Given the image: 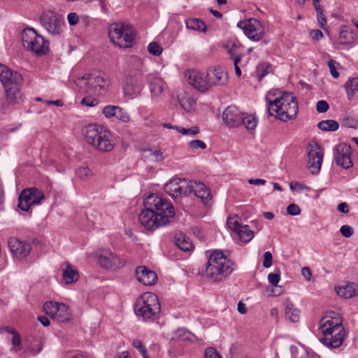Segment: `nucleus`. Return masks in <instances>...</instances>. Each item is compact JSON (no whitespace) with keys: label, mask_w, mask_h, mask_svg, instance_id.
<instances>
[{"label":"nucleus","mask_w":358,"mask_h":358,"mask_svg":"<svg viewBox=\"0 0 358 358\" xmlns=\"http://www.w3.org/2000/svg\"><path fill=\"white\" fill-rule=\"evenodd\" d=\"M164 191L172 198L176 199L181 195L193 194L203 203L212 199L210 190L201 182L187 180L184 178H173L164 185Z\"/></svg>","instance_id":"1"},{"label":"nucleus","mask_w":358,"mask_h":358,"mask_svg":"<svg viewBox=\"0 0 358 358\" xmlns=\"http://www.w3.org/2000/svg\"><path fill=\"white\" fill-rule=\"evenodd\" d=\"M319 329L323 334L320 341L329 348H338L342 345L345 336L341 317L331 313L323 317L320 322Z\"/></svg>","instance_id":"2"},{"label":"nucleus","mask_w":358,"mask_h":358,"mask_svg":"<svg viewBox=\"0 0 358 358\" xmlns=\"http://www.w3.org/2000/svg\"><path fill=\"white\" fill-rule=\"evenodd\" d=\"M269 116H274L283 122L294 120L298 113V103L291 93L282 92L273 101L268 103Z\"/></svg>","instance_id":"3"},{"label":"nucleus","mask_w":358,"mask_h":358,"mask_svg":"<svg viewBox=\"0 0 358 358\" xmlns=\"http://www.w3.org/2000/svg\"><path fill=\"white\" fill-rule=\"evenodd\" d=\"M143 75V63L140 59H135L122 78V88L125 96L134 99L141 96L144 87Z\"/></svg>","instance_id":"4"},{"label":"nucleus","mask_w":358,"mask_h":358,"mask_svg":"<svg viewBox=\"0 0 358 358\" xmlns=\"http://www.w3.org/2000/svg\"><path fill=\"white\" fill-rule=\"evenodd\" d=\"M83 134L87 143L96 150L108 152L114 148V142L110 132L103 126L89 124L83 129Z\"/></svg>","instance_id":"5"},{"label":"nucleus","mask_w":358,"mask_h":358,"mask_svg":"<svg viewBox=\"0 0 358 358\" xmlns=\"http://www.w3.org/2000/svg\"><path fill=\"white\" fill-rule=\"evenodd\" d=\"M234 265L222 251L215 250L209 257L206 268V276L214 280H222L232 273Z\"/></svg>","instance_id":"6"},{"label":"nucleus","mask_w":358,"mask_h":358,"mask_svg":"<svg viewBox=\"0 0 358 358\" xmlns=\"http://www.w3.org/2000/svg\"><path fill=\"white\" fill-rule=\"evenodd\" d=\"M144 206L152 208L155 214L159 220L160 224L164 226L171 222L175 215V210L172 203L161 196L151 194L144 200Z\"/></svg>","instance_id":"7"},{"label":"nucleus","mask_w":358,"mask_h":358,"mask_svg":"<svg viewBox=\"0 0 358 358\" xmlns=\"http://www.w3.org/2000/svg\"><path fill=\"white\" fill-rule=\"evenodd\" d=\"M135 35L134 28L124 22L113 23L108 29V36L111 42L120 48L131 47Z\"/></svg>","instance_id":"8"},{"label":"nucleus","mask_w":358,"mask_h":358,"mask_svg":"<svg viewBox=\"0 0 358 358\" xmlns=\"http://www.w3.org/2000/svg\"><path fill=\"white\" fill-rule=\"evenodd\" d=\"M134 312L144 320L154 319L160 312L157 296L152 292L143 293L136 301Z\"/></svg>","instance_id":"9"},{"label":"nucleus","mask_w":358,"mask_h":358,"mask_svg":"<svg viewBox=\"0 0 358 358\" xmlns=\"http://www.w3.org/2000/svg\"><path fill=\"white\" fill-rule=\"evenodd\" d=\"M23 47L37 55H43L48 52L49 42L38 34L34 28H26L22 34Z\"/></svg>","instance_id":"10"},{"label":"nucleus","mask_w":358,"mask_h":358,"mask_svg":"<svg viewBox=\"0 0 358 358\" xmlns=\"http://www.w3.org/2000/svg\"><path fill=\"white\" fill-rule=\"evenodd\" d=\"M41 24L53 36H59L64 27L62 15L52 10L44 11L40 17Z\"/></svg>","instance_id":"11"},{"label":"nucleus","mask_w":358,"mask_h":358,"mask_svg":"<svg viewBox=\"0 0 358 358\" xmlns=\"http://www.w3.org/2000/svg\"><path fill=\"white\" fill-rule=\"evenodd\" d=\"M44 199V194L36 187L24 189L18 197V208L23 211H28L34 205H38Z\"/></svg>","instance_id":"12"},{"label":"nucleus","mask_w":358,"mask_h":358,"mask_svg":"<svg viewBox=\"0 0 358 358\" xmlns=\"http://www.w3.org/2000/svg\"><path fill=\"white\" fill-rule=\"evenodd\" d=\"M238 27L243 30L248 38L255 41L262 39L265 35L264 27L257 19L240 21L238 22Z\"/></svg>","instance_id":"13"},{"label":"nucleus","mask_w":358,"mask_h":358,"mask_svg":"<svg viewBox=\"0 0 358 358\" xmlns=\"http://www.w3.org/2000/svg\"><path fill=\"white\" fill-rule=\"evenodd\" d=\"M227 224L229 229L234 232L243 243H248L254 237V231L250 229L248 225L241 224L237 215L229 217L227 220Z\"/></svg>","instance_id":"14"},{"label":"nucleus","mask_w":358,"mask_h":358,"mask_svg":"<svg viewBox=\"0 0 358 358\" xmlns=\"http://www.w3.org/2000/svg\"><path fill=\"white\" fill-rule=\"evenodd\" d=\"M189 85L201 92H206L211 87L207 72H200L196 70H188L185 72Z\"/></svg>","instance_id":"15"},{"label":"nucleus","mask_w":358,"mask_h":358,"mask_svg":"<svg viewBox=\"0 0 358 358\" xmlns=\"http://www.w3.org/2000/svg\"><path fill=\"white\" fill-rule=\"evenodd\" d=\"M78 81L84 82L85 85L87 84L94 88L99 94L106 93L110 85V79L101 74H90L87 77L83 76L79 78Z\"/></svg>","instance_id":"16"},{"label":"nucleus","mask_w":358,"mask_h":358,"mask_svg":"<svg viewBox=\"0 0 358 358\" xmlns=\"http://www.w3.org/2000/svg\"><path fill=\"white\" fill-rule=\"evenodd\" d=\"M334 161L337 166L348 169L353 166L351 159V147L345 143H339L334 149Z\"/></svg>","instance_id":"17"},{"label":"nucleus","mask_w":358,"mask_h":358,"mask_svg":"<svg viewBox=\"0 0 358 358\" xmlns=\"http://www.w3.org/2000/svg\"><path fill=\"white\" fill-rule=\"evenodd\" d=\"M0 81L5 89L9 87L20 86L22 82V77L17 71L0 64Z\"/></svg>","instance_id":"18"},{"label":"nucleus","mask_w":358,"mask_h":358,"mask_svg":"<svg viewBox=\"0 0 358 358\" xmlns=\"http://www.w3.org/2000/svg\"><path fill=\"white\" fill-rule=\"evenodd\" d=\"M141 224L148 230L153 231L158 227L164 226L160 224L159 220L155 214L152 208L145 207L138 215Z\"/></svg>","instance_id":"19"},{"label":"nucleus","mask_w":358,"mask_h":358,"mask_svg":"<svg viewBox=\"0 0 358 358\" xmlns=\"http://www.w3.org/2000/svg\"><path fill=\"white\" fill-rule=\"evenodd\" d=\"M99 263L101 267L116 270L125 265V261L111 252H106L99 256Z\"/></svg>","instance_id":"20"},{"label":"nucleus","mask_w":358,"mask_h":358,"mask_svg":"<svg viewBox=\"0 0 358 358\" xmlns=\"http://www.w3.org/2000/svg\"><path fill=\"white\" fill-rule=\"evenodd\" d=\"M222 120L229 127H236L242 124L243 113L235 106H229L222 113Z\"/></svg>","instance_id":"21"},{"label":"nucleus","mask_w":358,"mask_h":358,"mask_svg":"<svg viewBox=\"0 0 358 358\" xmlns=\"http://www.w3.org/2000/svg\"><path fill=\"white\" fill-rule=\"evenodd\" d=\"M308 167L313 174L319 173L321 169L323 153L317 144L313 146L308 154Z\"/></svg>","instance_id":"22"},{"label":"nucleus","mask_w":358,"mask_h":358,"mask_svg":"<svg viewBox=\"0 0 358 358\" xmlns=\"http://www.w3.org/2000/svg\"><path fill=\"white\" fill-rule=\"evenodd\" d=\"M147 81L152 98L155 99L160 98L166 88V84L163 79L155 74H148Z\"/></svg>","instance_id":"23"},{"label":"nucleus","mask_w":358,"mask_h":358,"mask_svg":"<svg viewBox=\"0 0 358 358\" xmlns=\"http://www.w3.org/2000/svg\"><path fill=\"white\" fill-rule=\"evenodd\" d=\"M137 280L145 285H153L157 281V274L145 266H139L136 268Z\"/></svg>","instance_id":"24"},{"label":"nucleus","mask_w":358,"mask_h":358,"mask_svg":"<svg viewBox=\"0 0 358 358\" xmlns=\"http://www.w3.org/2000/svg\"><path fill=\"white\" fill-rule=\"evenodd\" d=\"M8 246L12 254L17 257L23 258L26 257L31 250V246L29 243L23 242L16 238L9 239Z\"/></svg>","instance_id":"25"},{"label":"nucleus","mask_w":358,"mask_h":358,"mask_svg":"<svg viewBox=\"0 0 358 358\" xmlns=\"http://www.w3.org/2000/svg\"><path fill=\"white\" fill-rule=\"evenodd\" d=\"M210 87L213 85H223L228 81L227 72L221 66H217L207 72Z\"/></svg>","instance_id":"26"},{"label":"nucleus","mask_w":358,"mask_h":358,"mask_svg":"<svg viewBox=\"0 0 358 358\" xmlns=\"http://www.w3.org/2000/svg\"><path fill=\"white\" fill-rule=\"evenodd\" d=\"M5 100L8 104L15 105L20 103L22 94L20 90V86H15L5 88Z\"/></svg>","instance_id":"27"},{"label":"nucleus","mask_w":358,"mask_h":358,"mask_svg":"<svg viewBox=\"0 0 358 358\" xmlns=\"http://www.w3.org/2000/svg\"><path fill=\"white\" fill-rule=\"evenodd\" d=\"M335 290L338 295L345 299L352 298L358 295V285L353 282L336 287Z\"/></svg>","instance_id":"28"},{"label":"nucleus","mask_w":358,"mask_h":358,"mask_svg":"<svg viewBox=\"0 0 358 358\" xmlns=\"http://www.w3.org/2000/svg\"><path fill=\"white\" fill-rule=\"evenodd\" d=\"M65 267L63 270V280L66 284H72L79 279V274L76 269L68 262L64 263Z\"/></svg>","instance_id":"29"},{"label":"nucleus","mask_w":358,"mask_h":358,"mask_svg":"<svg viewBox=\"0 0 358 358\" xmlns=\"http://www.w3.org/2000/svg\"><path fill=\"white\" fill-rule=\"evenodd\" d=\"M175 243L178 248L184 252H190L194 248L193 244L189 237L181 232L176 234Z\"/></svg>","instance_id":"30"},{"label":"nucleus","mask_w":358,"mask_h":358,"mask_svg":"<svg viewBox=\"0 0 358 358\" xmlns=\"http://www.w3.org/2000/svg\"><path fill=\"white\" fill-rule=\"evenodd\" d=\"M52 318L57 320L59 322L69 321L71 318V313L69 307L64 303H59L55 313V315Z\"/></svg>","instance_id":"31"},{"label":"nucleus","mask_w":358,"mask_h":358,"mask_svg":"<svg viewBox=\"0 0 358 358\" xmlns=\"http://www.w3.org/2000/svg\"><path fill=\"white\" fill-rule=\"evenodd\" d=\"M222 47L231 57H234L241 48V44L236 38H230L224 42Z\"/></svg>","instance_id":"32"},{"label":"nucleus","mask_w":358,"mask_h":358,"mask_svg":"<svg viewBox=\"0 0 358 358\" xmlns=\"http://www.w3.org/2000/svg\"><path fill=\"white\" fill-rule=\"evenodd\" d=\"M186 27L189 29L206 32L207 27L204 22L198 18H189L185 22Z\"/></svg>","instance_id":"33"},{"label":"nucleus","mask_w":358,"mask_h":358,"mask_svg":"<svg viewBox=\"0 0 358 358\" xmlns=\"http://www.w3.org/2000/svg\"><path fill=\"white\" fill-rule=\"evenodd\" d=\"M286 317L292 322H296L299 320V310L291 303H288L285 308Z\"/></svg>","instance_id":"34"},{"label":"nucleus","mask_w":358,"mask_h":358,"mask_svg":"<svg viewBox=\"0 0 358 358\" xmlns=\"http://www.w3.org/2000/svg\"><path fill=\"white\" fill-rule=\"evenodd\" d=\"M345 87L347 91L348 99L351 100L354 97L356 92L358 91V78L350 79L345 84Z\"/></svg>","instance_id":"35"},{"label":"nucleus","mask_w":358,"mask_h":358,"mask_svg":"<svg viewBox=\"0 0 358 358\" xmlns=\"http://www.w3.org/2000/svg\"><path fill=\"white\" fill-rule=\"evenodd\" d=\"M320 129L325 131H334L339 127V124L336 120H322L317 124Z\"/></svg>","instance_id":"36"},{"label":"nucleus","mask_w":358,"mask_h":358,"mask_svg":"<svg viewBox=\"0 0 358 358\" xmlns=\"http://www.w3.org/2000/svg\"><path fill=\"white\" fill-rule=\"evenodd\" d=\"M178 101L181 107L187 112H190L193 109L196 102L195 99L191 96L185 97L178 96Z\"/></svg>","instance_id":"37"},{"label":"nucleus","mask_w":358,"mask_h":358,"mask_svg":"<svg viewBox=\"0 0 358 358\" xmlns=\"http://www.w3.org/2000/svg\"><path fill=\"white\" fill-rule=\"evenodd\" d=\"M353 34V32H349L346 29H343L341 30L339 33V45H344V44H349L350 43L354 38L352 36Z\"/></svg>","instance_id":"38"},{"label":"nucleus","mask_w":358,"mask_h":358,"mask_svg":"<svg viewBox=\"0 0 358 358\" xmlns=\"http://www.w3.org/2000/svg\"><path fill=\"white\" fill-rule=\"evenodd\" d=\"M242 124L248 130H254L257 124V119L252 115L243 114Z\"/></svg>","instance_id":"39"},{"label":"nucleus","mask_w":358,"mask_h":358,"mask_svg":"<svg viewBox=\"0 0 358 358\" xmlns=\"http://www.w3.org/2000/svg\"><path fill=\"white\" fill-rule=\"evenodd\" d=\"M271 71V65L268 63H261L256 69L257 76L261 80Z\"/></svg>","instance_id":"40"},{"label":"nucleus","mask_w":358,"mask_h":358,"mask_svg":"<svg viewBox=\"0 0 358 358\" xmlns=\"http://www.w3.org/2000/svg\"><path fill=\"white\" fill-rule=\"evenodd\" d=\"M314 8L315 9L316 14H317V22H318L320 27L322 29L326 30L327 21V18L325 17L324 10L322 9V7L321 6V5H320V6H317L316 7H314Z\"/></svg>","instance_id":"41"},{"label":"nucleus","mask_w":358,"mask_h":358,"mask_svg":"<svg viewBox=\"0 0 358 358\" xmlns=\"http://www.w3.org/2000/svg\"><path fill=\"white\" fill-rule=\"evenodd\" d=\"M145 152H148V156L151 157L152 161L156 162H162L165 158L164 153L159 149H149L145 150Z\"/></svg>","instance_id":"42"},{"label":"nucleus","mask_w":358,"mask_h":358,"mask_svg":"<svg viewBox=\"0 0 358 358\" xmlns=\"http://www.w3.org/2000/svg\"><path fill=\"white\" fill-rule=\"evenodd\" d=\"M59 303L54 301H47L43 305V310L46 314L53 317Z\"/></svg>","instance_id":"43"},{"label":"nucleus","mask_w":358,"mask_h":358,"mask_svg":"<svg viewBox=\"0 0 358 358\" xmlns=\"http://www.w3.org/2000/svg\"><path fill=\"white\" fill-rule=\"evenodd\" d=\"M117 111L115 113V118L121 120L123 122H128L130 120V116L129 113L125 111L122 108L117 106Z\"/></svg>","instance_id":"44"},{"label":"nucleus","mask_w":358,"mask_h":358,"mask_svg":"<svg viewBox=\"0 0 358 358\" xmlns=\"http://www.w3.org/2000/svg\"><path fill=\"white\" fill-rule=\"evenodd\" d=\"M162 48L157 42H151L148 45V51L154 56H159L162 52Z\"/></svg>","instance_id":"45"},{"label":"nucleus","mask_w":358,"mask_h":358,"mask_svg":"<svg viewBox=\"0 0 358 358\" xmlns=\"http://www.w3.org/2000/svg\"><path fill=\"white\" fill-rule=\"evenodd\" d=\"M76 174L82 180L90 178L92 173L87 166L80 167L76 170Z\"/></svg>","instance_id":"46"},{"label":"nucleus","mask_w":358,"mask_h":358,"mask_svg":"<svg viewBox=\"0 0 358 358\" xmlns=\"http://www.w3.org/2000/svg\"><path fill=\"white\" fill-rule=\"evenodd\" d=\"M117 106H111L108 105L105 106L103 108V114L105 115L107 118H111L113 117H115V113L117 111Z\"/></svg>","instance_id":"47"},{"label":"nucleus","mask_w":358,"mask_h":358,"mask_svg":"<svg viewBox=\"0 0 358 358\" xmlns=\"http://www.w3.org/2000/svg\"><path fill=\"white\" fill-rule=\"evenodd\" d=\"M177 131L183 135H196L199 133V129L198 127H192L189 129L184 127H177Z\"/></svg>","instance_id":"48"},{"label":"nucleus","mask_w":358,"mask_h":358,"mask_svg":"<svg viewBox=\"0 0 358 358\" xmlns=\"http://www.w3.org/2000/svg\"><path fill=\"white\" fill-rule=\"evenodd\" d=\"M189 147L192 150H196L198 148L201 149H206V144L201 141V140H192L190 141L188 143Z\"/></svg>","instance_id":"49"},{"label":"nucleus","mask_w":358,"mask_h":358,"mask_svg":"<svg viewBox=\"0 0 358 358\" xmlns=\"http://www.w3.org/2000/svg\"><path fill=\"white\" fill-rule=\"evenodd\" d=\"M204 358H222L214 348H208L205 350Z\"/></svg>","instance_id":"50"},{"label":"nucleus","mask_w":358,"mask_h":358,"mask_svg":"<svg viewBox=\"0 0 358 358\" xmlns=\"http://www.w3.org/2000/svg\"><path fill=\"white\" fill-rule=\"evenodd\" d=\"M81 104L89 106V107H94L99 103V101L95 98L91 97H84L81 100Z\"/></svg>","instance_id":"51"},{"label":"nucleus","mask_w":358,"mask_h":358,"mask_svg":"<svg viewBox=\"0 0 358 358\" xmlns=\"http://www.w3.org/2000/svg\"><path fill=\"white\" fill-rule=\"evenodd\" d=\"M329 106L326 101L320 100L317 102L316 110L320 113H325L328 110Z\"/></svg>","instance_id":"52"},{"label":"nucleus","mask_w":358,"mask_h":358,"mask_svg":"<svg viewBox=\"0 0 358 358\" xmlns=\"http://www.w3.org/2000/svg\"><path fill=\"white\" fill-rule=\"evenodd\" d=\"M280 280V273H271L268 275V280L273 285L276 286Z\"/></svg>","instance_id":"53"},{"label":"nucleus","mask_w":358,"mask_h":358,"mask_svg":"<svg viewBox=\"0 0 358 358\" xmlns=\"http://www.w3.org/2000/svg\"><path fill=\"white\" fill-rule=\"evenodd\" d=\"M340 231L341 234L346 238L351 237L354 233L352 228L347 224L343 225L340 229Z\"/></svg>","instance_id":"54"},{"label":"nucleus","mask_w":358,"mask_h":358,"mask_svg":"<svg viewBox=\"0 0 358 358\" xmlns=\"http://www.w3.org/2000/svg\"><path fill=\"white\" fill-rule=\"evenodd\" d=\"M287 212L290 215H298L301 213V208L296 204H289L287 207Z\"/></svg>","instance_id":"55"},{"label":"nucleus","mask_w":358,"mask_h":358,"mask_svg":"<svg viewBox=\"0 0 358 358\" xmlns=\"http://www.w3.org/2000/svg\"><path fill=\"white\" fill-rule=\"evenodd\" d=\"M273 257L270 252L267 251L264 254L263 266L269 268L272 265Z\"/></svg>","instance_id":"56"},{"label":"nucleus","mask_w":358,"mask_h":358,"mask_svg":"<svg viewBox=\"0 0 358 358\" xmlns=\"http://www.w3.org/2000/svg\"><path fill=\"white\" fill-rule=\"evenodd\" d=\"M335 62L333 59H330L328 62V67L330 71L331 75L335 78H337L339 77V73L336 71V66H335Z\"/></svg>","instance_id":"57"},{"label":"nucleus","mask_w":358,"mask_h":358,"mask_svg":"<svg viewBox=\"0 0 358 358\" xmlns=\"http://www.w3.org/2000/svg\"><path fill=\"white\" fill-rule=\"evenodd\" d=\"M309 34L311 38L316 41L321 40L324 37L322 32L319 29H313L310 31Z\"/></svg>","instance_id":"58"},{"label":"nucleus","mask_w":358,"mask_h":358,"mask_svg":"<svg viewBox=\"0 0 358 358\" xmlns=\"http://www.w3.org/2000/svg\"><path fill=\"white\" fill-rule=\"evenodd\" d=\"M132 345L134 348L137 349L141 354H144L146 351L145 347L143 346L142 342L139 339H134L132 343Z\"/></svg>","instance_id":"59"},{"label":"nucleus","mask_w":358,"mask_h":358,"mask_svg":"<svg viewBox=\"0 0 358 358\" xmlns=\"http://www.w3.org/2000/svg\"><path fill=\"white\" fill-rule=\"evenodd\" d=\"M67 20L70 25H76L78 22L79 17L76 13H70L67 15Z\"/></svg>","instance_id":"60"},{"label":"nucleus","mask_w":358,"mask_h":358,"mask_svg":"<svg viewBox=\"0 0 358 358\" xmlns=\"http://www.w3.org/2000/svg\"><path fill=\"white\" fill-rule=\"evenodd\" d=\"M12 343L15 347L20 348L21 346V338L20 335L16 331L13 334Z\"/></svg>","instance_id":"61"},{"label":"nucleus","mask_w":358,"mask_h":358,"mask_svg":"<svg viewBox=\"0 0 358 358\" xmlns=\"http://www.w3.org/2000/svg\"><path fill=\"white\" fill-rule=\"evenodd\" d=\"M301 274L307 280H310L312 273L308 267H303L301 269Z\"/></svg>","instance_id":"62"},{"label":"nucleus","mask_w":358,"mask_h":358,"mask_svg":"<svg viewBox=\"0 0 358 358\" xmlns=\"http://www.w3.org/2000/svg\"><path fill=\"white\" fill-rule=\"evenodd\" d=\"M337 210L341 213H347L349 211L348 205L345 202H342L338 205Z\"/></svg>","instance_id":"63"},{"label":"nucleus","mask_w":358,"mask_h":358,"mask_svg":"<svg viewBox=\"0 0 358 358\" xmlns=\"http://www.w3.org/2000/svg\"><path fill=\"white\" fill-rule=\"evenodd\" d=\"M249 184L255 185H264L266 184V180L264 179H250Z\"/></svg>","instance_id":"64"}]
</instances>
